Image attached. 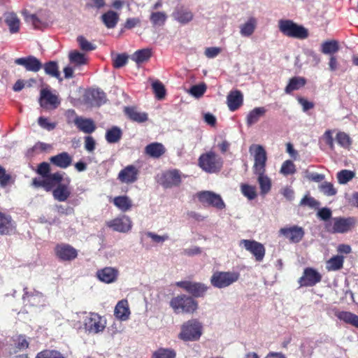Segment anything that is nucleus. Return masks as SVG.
Here are the masks:
<instances>
[{
    "label": "nucleus",
    "mask_w": 358,
    "mask_h": 358,
    "mask_svg": "<svg viewBox=\"0 0 358 358\" xmlns=\"http://www.w3.org/2000/svg\"><path fill=\"white\" fill-rule=\"evenodd\" d=\"M336 140L337 143L344 148H349L352 143L350 136L345 132H338L336 135Z\"/></svg>",
    "instance_id": "3c124183"
},
{
    "label": "nucleus",
    "mask_w": 358,
    "mask_h": 358,
    "mask_svg": "<svg viewBox=\"0 0 358 358\" xmlns=\"http://www.w3.org/2000/svg\"><path fill=\"white\" fill-rule=\"evenodd\" d=\"M73 123L78 129L85 134H92L96 129V125L94 121L90 118H84L83 117H76Z\"/></svg>",
    "instance_id": "b1692460"
},
{
    "label": "nucleus",
    "mask_w": 358,
    "mask_h": 358,
    "mask_svg": "<svg viewBox=\"0 0 358 358\" xmlns=\"http://www.w3.org/2000/svg\"><path fill=\"white\" fill-rule=\"evenodd\" d=\"M4 20L8 26L10 32L12 34L17 33L20 29V20L17 15L13 12L4 13Z\"/></svg>",
    "instance_id": "7c9ffc66"
},
{
    "label": "nucleus",
    "mask_w": 358,
    "mask_h": 358,
    "mask_svg": "<svg viewBox=\"0 0 358 358\" xmlns=\"http://www.w3.org/2000/svg\"><path fill=\"white\" fill-rule=\"evenodd\" d=\"M202 249L198 246H192L182 250V254L187 257H193L201 254Z\"/></svg>",
    "instance_id": "774afa93"
},
{
    "label": "nucleus",
    "mask_w": 358,
    "mask_h": 358,
    "mask_svg": "<svg viewBox=\"0 0 358 358\" xmlns=\"http://www.w3.org/2000/svg\"><path fill=\"white\" fill-rule=\"evenodd\" d=\"M344 258L343 256L336 255L331 257L327 263V268L329 271H337L343 268Z\"/></svg>",
    "instance_id": "37998d69"
},
{
    "label": "nucleus",
    "mask_w": 358,
    "mask_h": 358,
    "mask_svg": "<svg viewBox=\"0 0 358 358\" xmlns=\"http://www.w3.org/2000/svg\"><path fill=\"white\" fill-rule=\"evenodd\" d=\"M45 73L53 78L58 79L59 81L62 80V78L60 76V73L59 71V66L57 62L50 61L46 62L43 66Z\"/></svg>",
    "instance_id": "e433bc0d"
},
{
    "label": "nucleus",
    "mask_w": 358,
    "mask_h": 358,
    "mask_svg": "<svg viewBox=\"0 0 358 358\" xmlns=\"http://www.w3.org/2000/svg\"><path fill=\"white\" fill-rule=\"evenodd\" d=\"M11 180V176L6 173V169L0 166V187H5Z\"/></svg>",
    "instance_id": "e2e57ef3"
},
{
    "label": "nucleus",
    "mask_w": 358,
    "mask_h": 358,
    "mask_svg": "<svg viewBox=\"0 0 358 358\" xmlns=\"http://www.w3.org/2000/svg\"><path fill=\"white\" fill-rule=\"evenodd\" d=\"M36 358H65L64 355L57 350H43L37 354Z\"/></svg>",
    "instance_id": "864d4df0"
},
{
    "label": "nucleus",
    "mask_w": 358,
    "mask_h": 358,
    "mask_svg": "<svg viewBox=\"0 0 358 358\" xmlns=\"http://www.w3.org/2000/svg\"><path fill=\"white\" fill-rule=\"evenodd\" d=\"M114 315L117 319L122 321H126L129 319L130 310L127 300H121L117 303L115 308Z\"/></svg>",
    "instance_id": "c85d7f7f"
},
{
    "label": "nucleus",
    "mask_w": 358,
    "mask_h": 358,
    "mask_svg": "<svg viewBox=\"0 0 358 358\" xmlns=\"http://www.w3.org/2000/svg\"><path fill=\"white\" fill-rule=\"evenodd\" d=\"M85 99L91 106H100L107 101L106 93L100 89H93L87 92Z\"/></svg>",
    "instance_id": "2eb2a0df"
},
{
    "label": "nucleus",
    "mask_w": 358,
    "mask_h": 358,
    "mask_svg": "<svg viewBox=\"0 0 358 358\" xmlns=\"http://www.w3.org/2000/svg\"><path fill=\"white\" fill-rule=\"evenodd\" d=\"M114 205L123 212L130 209L132 206L131 200L127 196H117L113 200Z\"/></svg>",
    "instance_id": "ea45409f"
},
{
    "label": "nucleus",
    "mask_w": 358,
    "mask_h": 358,
    "mask_svg": "<svg viewBox=\"0 0 358 358\" xmlns=\"http://www.w3.org/2000/svg\"><path fill=\"white\" fill-rule=\"evenodd\" d=\"M355 177V173L350 170L343 169L337 173L338 182L344 185Z\"/></svg>",
    "instance_id": "49530a36"
},
{
    "label": "nucleus",
    "mask_w": 358,
    "mask_h": 358,
    "mask_svg": "<svg viewBox=\"0 0 358 358\" xmlns=\"http://www.w3.org/2000/svg\"><path fill=\"white\" fill-rule=\"evenodd\" d=\"M206 90V85L205 83L193 85L189 90V93L196 98L201 97Z\"/></svg>",
    "instance_id": "5fc2aeb1"
},
{
    "label": "nucleus",
    "mask_w": 358,
    "mask_h": 358,
    "mask_svg": "<svg viewBox=\"0 0 358 358\" xmlns=\"http://www.w3.org/2000/svg\"><path fill=\"white\" fill-rule=\"evenodd\" d=\"M50 162L61 169H66L72 163V157L68 152H63L50 158Z\"/></svg>",
    "instance_id": "393cba45"
},
{
    "label": "nucleus",
    "mask_w": 358,
    "mask_h": 358,
    "mask_svg": "<svg viewBox=\"0 0 358 358\" xmlns=\"http://www.w3.org/2000/svg\"><path fill=\"white\" fill-rule=\"evenodd\" d=\"M266 112L264 107L255 108L253 110L250 111L246 117V122L248 126H251L257 123L259 118L263 116Z\"/></svg>",
    "instance_id": "c9c22d12"
},
{
    "label": "nucleus",
    "mask_w": 358,
    "mask_h": 358,
    "mask_svg": "<svg viewBox=\"0 0 358 358\" xmlns=\"http://www.w3.org/2000/svg\"><path fill=\"white\" fill-rule=\"evenodd\" d=\"M167 19V15L164 12H153L151 13L150 20L153 25L162 26Z\"/></svg>",
    "instance_id": "de8ad7c7"
},
{
    "label": "nucleus",
    "mask_w": 358,
    "mask_h": 358,
    "mask_svg": "<svg viewBox=\"0 0 358 358\" xmlns=\"http://www.w3.org/2000/svg\"><path fill=\"white\" fill-rule=\"evenodd\" d=\"M222 164V159L213 151L203 153L199 158V166L207 173H213L220 171Z\"/></svg>",
    "instance_id": "20e7f679"
},
{
    "label": "nucleus",
    "mask_w": 358,
    "mask_h": 358,
    "mask_svg": "<svg viewBox=\"0 0 358 358\" xmlns=\"http://www.w3.org/2000/svg\"><path fill=\"white\" fill-rule=\"evenodd\" d=\"M354 217H335L324 224L327 231L331 234H345L350 231L356 224Z\"/></svg>",
    "instance_id": "f03ea898"
},
{
    "label": "nucleus",
    "mask_w": 358,
    "mask_h": 358,
    "mask_svg": "<svg viewBox=\"0 0 358 358\" xmlns=\"http://www.w3.org/2000/svg\"><path fill=\"white\" fill-rule=\"evenodd\" d=\"M201 334V323L197 320L192 319L182 325L178 337L184 341H195L200 338Z\"/></svg>",
    "instance_id": "39448f33"
},
{
    "label": "nucleus",
    "mask_w": 358,
    "mask_h": 358,
    "mask_svg": "<svg viewBox=\"0 0 358 358\" xmlns=\"http://www.w3.org/2000/svg\"><path fill=\"white\" fill-rule=\"evenodd\" d=\"M241 192L249 200H252L257 196L255 187L249 185H242Z\"/></svg>",
    "instance_id": "6e6d98bb"
},
{
    "label": "nucleus",
    "mask_w": 358,
    "mask_h": 358,
    "mask_svg": "<svg viewBox=\"0 0 358 358\" xmlns=\"http://www.w3.org/2000/svg\"><path fill=\"white\" fill-rule=\"evenodd\" d=\"M321 280L322 275L315 269L306 268L298 282L301 287H312L320 282Z\"/></svg>",
    "instance_id": "f8f14e48"
},
{
    "label": "nucleus",
    "mask_w": 358,
    "mask_h": 358,
    "mask_svg": "<svg viewBox=\"0 0 358 358\" xmlns=\"http://www.w3.org/2000/svg\"><path fill=\"white\" fill-rule=\"evenodd\" d=\"M169 306L176 314H192L198 309V302L192 296L186 294H179L173 297Z\"/></svg>",
    "instance_id": "f257e3e1"
},
{
    "label": "nucleus",
    "mask_w": 358,
    "mask_h": 358,
    "mask_svg": "<svg viewBox=\"0 0 358 358\" xmlns=\"http://www.w3.org/2000/svg\"><path fill=\"white\" fill-rule=\"evenodd\" d=\"M106 320L99 314L90 313L84 320V327L90 334H99L106 327Z\"/></svg>",
    "instance_id": "0eeeda50"
},
{
    "label": "nucleus",
    "mask_w": 358,
    "mask_h": 358,
    "mask_svg": "<svg viewBox=\"0 0 358 358\" xmlns=\"http://www.w3.org/2000/svg\"><path fill=\"white\" fill-rule=\"evenodd\" d=\"M118 271L112 267H105L96 272L98 279L105 283H112L117 278Z\"/></svg>",
    "instance_id": "4be33fe9"
},
{
    "label": "nucleus",
    "mask_w": 358,
    "mask_h": 358,
    "mask_svg": "<svg viewBox=\"0 0 358 358\" xmlns=\"http://www.w3.org/2000/svg\"><path fill=\"white\" fill-rule=\"evenodd\" d=\"M139 171L134 165H128L122 169L118 174V180L123 183L131 184L138 180Z\"/></svg>",
    "instance_id": "dca6fc26"
},
{
    "label": "nucleus",
    "mask_w": 358,
    "mask_h": 358,
    "mask_svg": "<svg viewBox=\"0 0 358 358\" xmlns=\"http://www.w3.org/2000/svg\"><path fill=\"white\" fill-rule=\"evenodd\" d=\"M77 41L80 48L84 51H91L96 49V46L89 42L84 36H79L77 38Z\"/></svg>",
    "instance_id": "13d9d810"
},
{
    "label": "nucleus",
    "mask_w": 358,
    "mask_h": 358,
    "mask_svg": "<svg viewBox=\"0 0 358 358\" xmlns=\"http://www.w3.org/2000/svg\"><path fill=\"white\" fill-rule=\"evenodd\" d=\"M338 50L339 47L336 41H325L321 45V51L325 55H333Z\"/></svg>",
    "instance_id": "c03bdc74"
},
{
    "label": "nucleus",
    "mask_w": 358,
    "mask_h": 358,
    "mask_svg": "<svg viewBox=\"0 0 358 358\" xmlns=\"http://www.w3.org/2000/svg\"><path fill=\"white\" fill-rule=\"evenodd\" d=\"M106 225L115 231L126 233L131 228V221L128 216L123 215L108 221Z\"/></svg>",
    "instance_id": "4468645a"
},
{
    "label": "nucleus",
    "mask_w": 358,
    "mask_h": 358,
    "mask_svg": "<svg viewBox=\"0 0 358 358\" xmlns=\"http://www.w3.org/2000/svg\"><path fill=\"white\" fill-rule=\"evenodd\" d=\"M69 182V180L68 181ZM69 183H59L53 190L52 195L55 200L58 201H65L71 195V190L69 187Z\"/></svg>",
    "instance_id": "cd10ccee"
},
{
    "label": "nucleus",
    "mask_w": 358,
    "mask_h": 358,
    "mask_svg": "<svg viewBox=\"0 0 358 358\" xmlns=\"http://www.w3.org/2000/svg\"><path fill=\"white\" fill-rule=\"evenodd\" d=\"M101 20L107 28L113 29L119 21V15L113 10H108L102 15Z\"/></svg>",
    "instance_id": "f704fd0d"
},
{
    "label": "nucleus",
    "mask_w": 358,
    "mask_h": 358,
    "mask_svg": "<svg viewBox=\"0 0 358 358\" xmlns=\"http://www.w3.org/2000/svg\"><path fill=\"white\" fill-rule=\"evenodd\" d=\"M124 113L131 120L138 123L145 122L148 119V116L146 113L141 112L137 108L134 106L125 107Z\"/></svg>",
    "instance_id": "a878e982"
},
{
    "label": "nucleus",
    "mask_w": 358,
    "mask_h": 358,
    "mask_svg": "<svg viewBox=\"0 0 358 358\" xmlns=\"http://www.w3.org/2000/svg\"><path fill=\"white\" fill-rule=\"evenodd\" d=\"M181 182V173L176 169L166 172L163 176L162 185L165 188L178 186Z\"/></svg>",
    "instance_id": "aec40b11"
},
{
    "label": "nucleus",
    "mask_w": 358,
    "mask_h": 358,
    "mask_svg": "<svg viewBox=\"0 0 358 358\" xmlns=\"http://www.w3.org/2000/svg\"><path fill=\"white\" fill-rule=\"evenodd\" d=\"M318 188L321 192L328 196H334L337 193V190L334 187V185L329 182H322L319 185Z\"/></svg>",
    "instance_id": "09e8293b"
},
{
    "label": "nucleus",
    "mask_w": 358,
    "mask_h": 358,
    "mask_svg": "<svg viewBox=\"0 0 358 358\" xmlns=\"http://www.w3.org/2000/svg\"><path fill=\"white\" fill-rule=\"evenodd\" d=\"M279 234L289 239L290 242L297 243L303 239L305 231L302 227L294 225L290 227L281 228L279 230Z\"/></svg>",
    "instance_id": "ddd939ff"
},
{
    "label": "nucleus",
    "mask_w": 358,
    "mask_h": 358,
    "mask_svg": "<svg viewBox=\"0 0 358 358\" xmlns=\"http://www.w3.org/2000/svg\"><path fill=\"white\" fill-rule=\"evenodd\" d=\"M15 223L10 215L0 212V234H10L15 229Z\"/></svg>",
    "instance_id": "bb28decb"
},
{
    "label": "nucleus",
    "mask_w": 358,
    "mask_h": 358,
    "mask_svg": "<svg viewBox=\"0 0 358 358\" xmlns=\"http://www.w3.org/2000/svg\"><path fill=\"white\" fill-rule=\"evenodd\" d=\"M255 174L258 175V182L259 184V187L261 189V193L262 194H267L270 189H271V180L264 175V173H255Z\"/></svg>",
    "instance_id": "79ce46f5"
},
{
    "label": "nucleus",
    "mask_w": 358,
    "mask_h": 358,
    "mask_svg": "<svg viewBox=\"0 0 358 358\" xmlns=\"http://www.w3.org/2000/svg\"><path fill=\"white\" fill-rule=\"evenodd\" d=\"M256 24V20L251 17L245 23L241 24L240 26V34L241 36L244 37H250L255 30Z\"/></svg>",
    "instance_id": "58836bf2"
},
{
    "label": "nucleus",
    "mask_w": 358,
    "mask_h": 358,
    "mask_svg": "<svg viewBox=\"0 0 358 358\" xmlns=\"http://www.w3.org/2000/svg\"><path fill=\"white\" fill-rule=\"evenodd\" d=\"M176 285L186 290L194 297H203L208 290V287L201 282H195L190 281H180L176 282Z\"/></svg>",
    "instance_id": "9d476101"
},
{
    "label": "nucleus",
    "mask_w": 358,
    "mask_h": 358,
    "mask_svg": "<svg viewBox=\"0 0 358 358\" xmlns=\"http://www.w3.org/2000/svg\"><path fill=\"white\" fill-rule=\"evenodd\" d=\"M128 61V56L126 54H119L117 55L113 59V66L115 69H120L127 63Z\"/></svg>",
    "instance_id": "bf43d9fd"
},
{
    "label": "nucleus",
    "mask_w": 358,
    "mask_h": 358,
    "mask_svg": "<svg viewBox=\"0 0 358 358\" xmlns=\"http://www.w3.org/2000/svg\"><path fill=\"white\" fill-rule=\"evenodd\" d=\"M250 152L254 153V172L260 173H265L267 156L264 147L260 145H252L250 148Z\"/></svg>",
    "instance_id": "6e6552de"
},
{
    "label": "nucleus",
    "mask_w": 358,
    "mask_h": 358,
    "mask_svg": "<svg viewBox=\"0 0 358 358\" xmlns=\"http://www.w3.org/2000/svg\"><path fill=\"white\" fill-rule=\"evenodd\" d=\"M239 277L238 272L216 271L210 278V283L216 288H225L236 282Z\"/></svg>",
    "instance_id": "423d86ee"
},
{
    "label": "nucleus",
    "mask_w": 358,
    "mask_h": 358,
    "mask_svg": "<svg viewBox=\"0 0 358 358\" xmlns=\"http://www.w3.org/2000/svg\"><path fill=\"white\" fill-rule=\"evenodd\" d=\"M173 350L160 348L153 353L152 358H176Z\"/></svg>",
    "instance_id": "8fccbe9b"
},
{
    "label": "nucleus",
    "mask_w": 358,
    "mask_h": 358,
    "mask_svg": "<svg viewBox=\"0 0 358 358\" xmlns=\"http://www.w3.org/2000/svg\"><path fill=\"white\" fill-rule=\"evenodd\" d=\"M332 212L328 208H322L318 210L317 213V215L322 220L325 221L326 222H329L331 219Z\"/></svg>",
    "instance_id": "69168bd1"
},
{
    "label": "nucleus",
    "mask_w": 358,
    "mask_h": 358,
    "mask_svg": "<svg viewBox=\"0 0 358 358\" xmlns=\"http://www.w3.org/2000/svg\"><path fill=\"white\" fill-rule=\"evenodd\" d=\"M122 131L117 127H113L106 132V139L109 143H117L122 137Z\"/></svg>",
    "instance_id": "a19ab883"
},
{
    "label": "nucleus",
    "mask_w": 358,
    "mask_h": 358,
    "mask_svg": "<svg viewBox=\"0 0 358 358\" xmlns=\"http://www.w3.org/2000/svg\"><path fill=\"white\" fill-rule=\"evenodd\" d=\"M240 246L250 252L258 262L263 261L266 250L263 244L254 240L242 239L239 243Z\"/></svg>",
    "instance_id": "1a4fd4ad"
},
{
    "label": "nucleus",
    "mask_w": 358,
    "mask_h": 358,
    "mask_svg": "<svg viewBox=\"0 0 358 358\" xmlns=\"http://www.w3.org/2000/svg\"><path fill=\"white\" fill-rule=\"evenodd\" d=\"M301 206H307L311 208H319L320 203L311 196H305L300 201Z\"/></svg>",
    "instance_id": "052dcab7"
},
{
    "label": "nucleus",
    "mask_w": 358,
    "mask_h": 358,
    "mask_svg": "<svg viewBox=\"0 0 358 358\" xmlns=\"http://www.w3.org/2000/svg\"><path fill=\"white\" fill-rule=\"evenodd\" d=\"M335 315L345 323L358 328V315L348 311H337Z\"/></svg>",
    "instance_id": "473e14b6"
},
{
    "label": "nucleus",
    "mask_w": 358,
    "mask_h": 358,
    "mask_svg": "<svg viewBox=\"0 0 358 358\" xmlns=\"http://www.w3.org/2000/svg\"><path fill=\"white\" fill-rule=\"evenodd\" d=\"M15 63L17 65L23 66L27 71L32 72H38L43 67L40 60L31 55L27 57L17 58L15 60Z\"/></svg>",
    "instance_id": "f3484780"
},
{
    "label": "nucleus",
    "mask_w": 358,
    "mask_h": 358,
    "mask_svg": "<svg viewBox=\"0 0 358 358\" xmlns=\"http://www.w3.org/2000/svg\"><path fill=\"white\" fill-rule=\"evenodd\" d=\"M172 17L179 23L185 24L192 20L194 15L189 9L181 6L174 9Z\"/></svg>",
    "instance_id": "412c9836"
},
{
    "label": "nucleus",
    "mask_w": 358,
    "mask_h": 358,
    "mask_svg": "<svg viewBox=\"0 0 358 358\" xmlns=\"http://www.w3.org/2000/svg\"><path fill=\"white\" fill-rule=\"evenodd\" d=\"M45 180V190L50 191L54 187L58 185L63 179V176L59 172L50 173L43 177Z\"/></svg>",
    "instance_id": "72a5a7b5"
},
{
    "label": "nucleus",
    "mask_w": 358,
    "mask_h": 358,
    "mask_svg": "<svg viewBox=\"0 0 358 358\" xmlns=\"http://www.w3.org/2000/svg\"><path fill=\"white\" fill-rule=\"evenodd\" d=\"M199 201L203 203H207L217 209L225 208V204L220 195L210 191H203L198 194Z\"/></svg>",
    "instance_id": "9b49d317"
},
{
    "label": "nucleus",
    "mask_w": 358,
    "mask_h": 358,
    "mask_svg": "<svg viewBox=\"0 0 358 358\" xmlns=\"http://www.w3.org/2000/svg\"><path fill=\"white\" fill-rule=\"evenodd\" d=\"M69 61L75 66H81L87 63L85 55L76 50L71 51L69 54Z\"/></svg>",
    "instance_id": "a18cd8bd"
},
{
    "label": "nucleus",
    "mask_w": 358,
    "mask_h": 358,
    "mask_svg": "<svg viewBox=\"0 0 358 358\" xmlns=\"http://www.w3.org/2000/svg\"><path fill=\"white\" fill-rule=\"evenodd\" d=\"M55 252L57 256L64 261H71L74 259L78 255L77 250L67 244L57 245Z\"/></svg>",
    "instance_id": "6ab92c4d"
},
{
    "label": "nucleus",
    "mask_w": 358,
    "mask_h": 358,
    "mask_svg": "<svg viewBox=\"0 0 358 358\" xmlns=\"http://www.w3.org/2000/svg\"><path fill=\"white\" fill-rule=\"evenodd\" d=\"M243 96L239 90L231 91L227 95V106L231 111L236 110L243 104Z\"/></svg>",
    "instance_id": "5701e85b"
},
{
    "label": "nucleus",
    "mask_w": 358,
    "mask_h": 358,
    "mask_svg": "<svg viewBox=\"0 0 358 358\" xmlns=\"http://www.w3.org/2000/svg\"><path fill=\"white\" fill-rule=\"evenodd\" d=\"M278 29L283 35L287 37L305 39L308 36L307 29L291 20H280Z\"/></svg>",
    "instance_id": "7ed1b4c3"
},
{
    "label": "nucleus",
    "mask_w": 358,
    "mask_h": 358,
    "mask_svg": "<svg viewBox=\"0 0 358 358\" xmlns=\"http://www.w3.org/2000/svg\"><path fill=\"white\" fill-rule=\"evenodd\" d=\"M16 348L19 350H24L28 348L29 343L24 336L19 335L14 339Z\"/></svg>",
    "instance_id": "338daca9"
},
{
    "label": "nucleus",
    "mask_w": 358,
    "mask_h": 358,
    "mask_svg": "<svg viewBox=\"0 0 358 358\" xmlns=\"http://www.w3.org/2000/svg\"><path fill=\"white\" fill-rule=\"evenodd\" d=\"M39 103L42 108H47L50 106L52 108H56L60 103L57 95L53 94L49 90L43 89L41 90Z\"/></svg>",
    "instance_id": "a211bd4d"
},
{
    "label": "nucleus",
    "mask_w": 358,
    "mask_h": 358,
    "mask_svg": "<svg viewBox=\"0 0 358 358\" xmlns=\"http://www.w3.org/2000/svg\"><path fill=\"white\" fill-rule=\"evenodd\" d=\"M38 124L41 128L49 131H52L57 125L55 122H50L47 117L43 116L38 118Z\"/></svg>",
    "instance_id": "680f3d73"
},
{
    "label": "nucleus",
    "mask_w": 358,
    "mask_h": 358,
    "mask_svg": "<svg viewBox=\"0 0 358 358\" xmlns=\"http://www.w3.org/2000/svg\"><path fill=\"white\" fill-rule=\"evenodd\" d=\"M164 146L160 143H152L145 148V152L152 158H159L165 152Z\"/></svg>",
    "instance_id": "c756f323"
},
{
    "label": "nucleus",
    "mask_w": 358,
    "mask_h": 358,
    "mask_svg": "<svg viewBox=\"0 0 358 358\" xmlns=\"http://www.w3.org/2000/svg\"><path fill=\"white\" fill-rule=\"evenodd\" d=\"M306 83V80L303 77L294 76L289 79L287 85L285 89L286 94H291L293 91L298 90L303 87Z\"/></svg>",
    "instance_id": "2f4dec72"
},
{
    "label": "nucleus",
    "mask_w": 358,
    "mask_h": 358,
    "mask_svg": "<svg viewBox=\"0 0 358 358\" xmlns=\"http://www.w3.org/2000/svg\"><path fill=\"white\" fill-rule=\"evenodd\" d=\"M152 55L151 49L144 48L136 51L131 56V59L137 64L143 63L148 61Z\"/></svg>",
    "instance_id": "4c0bfd02"
},
{
    "label": "nucleus",
    "mask_w": 358,
    "mask_h": 358,
    "mask_svg": "<svg viewBox=\"0 0 358 358\" xmlns=\"http://www.w3.org/2000/svg\"><path fill=\"white\" fill-rule=\"evenodd\" d=\"M285 176L292 175L296 172L294 164L291 160L285 161L281 166L280 171Z\"/></svg>",
    "instance_id": "603ef678"
},
{
    "label": "nucleus",
    "mask_w": 358,
    "mask_h": 358,
    "mask_svg": "<svg viewBox=\"0 0 358 358\" xmlns=\"http://www.w3.org/2000/svg\"><path fill=\"white\" fill-rule=\"evenodd\" d=\"M26 20L32 24L34 29H40L44 26V23L34 14L26 16Z\"/></svg>",
    "instance_id": "0e129e2a"
},
{
    "label": "nucleus",
    "mask_w": 358,
    "mask_h": 358,
    "mask_svg": "<svg viewBox=\"0 0 358 358\" xmlns=\"http://www.w3.org/2000/svg\"><path fill=\"white\" fill-rule=\"evenodd\" d=\"M152 86L156 97L158 99H162L165 96L166 94V90L163 84L157 80L152 83Z\"/></svg>",
    "instance_id": "4d7b16f0"
}]
</instances>
